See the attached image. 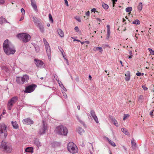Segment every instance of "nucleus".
Listing matches in <instances>:
<instances>
[{
  "instance_id": "nucleus-1",
  "label": "nucleus",
  "mask_w": 154,
  "mask_h": 154,
  "mask_svg": "<svg viewBox=\"0 0 154 154\" xmlns=\"http://www.w3.org/2000/svg\"><path fill=\"white\" fill-rule=\"evenodd\" d=\"M3 47L5 53L8 55L14 54L16 52L14 46L8 39H6L4 41Z\"/></svg>"
},
{
  "instance_id": "nucleus-2",
  "label": "nucleus",
  "mask_w": 154,
  "mask_h": 154,
  "mask_svg": "<svg viewBox=\"0 0 154 154\" xmlns=\"http://www.w3.org/2000/svg\"><path fill=\"white\" fill-rule=\"evenodd\" d=\"M0 149L6 151L7 152H10L12 151V148L10 144L2 141L0 143Z\"/></svg>"
},
{
  "instance_id": "nucleus-3",
  "label": "nucleus",
  "mask_w": 154,
  "mask_h": 154,
  "mask_svg": "<svg viewBox=\"0 0 154 154\" xmlns=\"http://www.w3.org/2000/svg\"><path fill=\"white\" fill-rule=\"evenodd\" d=\"M55 132L58 134L63 135L65 136L67 135L68 131L66 127L61 125L56 128Z\"/></svg>"
},
{
  "instance_id": "nucleus-4",
  "label": "nucleus",
  "mask_w": 154,
  "mask_h": 154,
  "mask_svg": "<svg viewBox=\"0 0 154 154\" xmlns=\"http://www.w3.org/2000/svg\"><path fill=\"white\" fill-rule=\"evenodd\" d=\"M67 149L72 154H75L78 152L77 147L73 142H70L68 144Z\"/></svg>"
},
{
  "instance_id": "nucleus-5",
  "label": "nucleus",
  "mask_w": 154,
  "mask_h": 154,
  "mask_svg": "<svg viewBox=\"0 0 154 154\" xmlns=\"http://www.w3.org/2000/svg\"><path fill=\"white\" fill-rule=\"evenodd\" d=\"M17 36L25 43L28 42L31 38L30 36L26 33H19L17 35Z\"/></svg>"
},
{
  "instance_id": "nucleus-6",
  "label": "nucleus",
  "mask_w": 154,
  "mask_h": 154,
  "mask_svg": "<svg viewBox=\"0 0 154 154\" xmlns=\"http://www.w3.org/2000/svg\"><path fill=\"white\" fill-rule=\"evenodd\" d=\"M7 127L4 123L0 124V135L2 137L6 138L7 135Z\"/></svg>"
},
{
  "instance_id": "nucleus-7",
  "label": "nucleus",
  "mask_w": 154,
  "mask_h": 154,
  "mask_svg": "<svg viewBox=\"0 0 154 154\" xmlns=\"http://www.w3.org/2000/svg\"><path fill=\"white\" fill-rule=\"evenodd\" d=\"M18 100V97L17 96H15L12 97L9 100L8 103V109L11 110L13 104L15 103Z\"/></svg>"
},
{
  "instance_id": "nucleus-8",
  "label": "nucleus",
  "mask_w": 154,
  "mask_h": 154,
  "mask_svg": "<svg viewBox=\"0 0 154 154\" xmlns=\"http://www.w3.org/2000/svg\"><path fill=\"white\" fill-rule=\"evenodd\" d=\"M37 86L34 84H32L25 87L24 92L26 93H30L33 91Z\"/></svg>"
},
{
  "instance_id": "nucleus-9",
  "label": "nucleus",
  "mask_w": 154,
  "mask_h": 154,
  "mask_svg": "<svg viewBox=\"0 0 154 154\" xmlns=\"http://www.w3.org/2000/svg\"><path fill=\"white\" fill-rule=\"evenodd\" d=\"M23 122L24 124L28 125H32L34 123L33 121L30 118L23 119Z\"/></svg>"
},
{
  "instance_id": "nucleus-10",
  "label": "nucleus",
  "mask_w": 154,
  "mask_h": 154,
  "mask_svg": "<svg viewBox=\"0 0 154 154\" xmlns=\"http://www.w3.org/2000/svg\"><path fill=\"white\" fill-rule=\"evenodd\" d=\"M47 127L45 125V122L43 121V125L42 127L39 130V134L40 135H42L45 133L46 130L47 129Z\"/></svg>"
},
{
  "instance_id": "nucleus-11",
  "label": "nucleus",
  "mask_w": 154,
  "mask_h": 154,
  "mask_svg": "<svg viewBox=\"0 0 154 154\" xmlns=\"http://www.w3.org/2000/svg\"><path fill=\"white\" fill-rule=\"evenodd\" d=\"M34 61L37 67L40 68L42 67L44 64V63L42 60L35 59Z\"/></svg>"
},
{
  "instance_id": "nucleus-12",
  "label": "nucleus",
  "mask_w": 154,
  "mask_h": 154,
  "mask_svg": "<svg viewBox=\"0 0 154 154\" xmlns=\"http://www.w3.org/2000/svg\"><path fill=\"white\" fill-rule=\"evenodd\" d=\"M90 114L93 117V119L97 123H98V121L97 116H96L95 112L93 110H92L91 111Z\"/></svg>"
},
{
  "instance_id": "nucleus-13",
  "label": "nucleus",
  "mask_w": 154,
  "mask_h": 154,
  "mask_svg": "<svg viewBox=\"0 0 154 154\" xmlns=\"http://www.w3.org/2000/svg\"><path fill=\"white\" fill-rule=\"evenodd\" d=\"M109 119L113 122V124L116 127H118L119 126L118 122L114 116H109Z\"/></svg>"
},
{
  "instance_id": "nucleus-14",
  "label": "nucleus",
  "mask_w": 154,
  "mask_h": 154,
  "mask_svg": "<svg viewBox=\"0 0 154 154\" xmlns=\"http://www.w3.org/2000/svg\"><path fill=\"white\" fill-rule=\"evenodd\" d=\"M31 5L35 11H37V7L36 5L35 1V0H31Z\"/></svg>"
},
{
  "instance_id": "nucleus-15",
  "label": "nucleus",
  "mask_w": 154,
  "mask_h": 154,
  "mask_svg": "<svg viewBox=\"0 0 154 154\" xmlns=\"http://www.w3.org/2000/svg\"><path fill=\"white\" fill-rule=\"evenodd\" d=\"M22 78L21 77H17L16 78V81L17 82L20 84L22 85L23 84V81L22 79Z\"/></svg>"
},
{
  "instance_id": "nucleus-16",
  "label": "nucleus",
  "mask_w": 154,
  "mask_h": 154,
  "mask_svg": "<svg viewBox=\"0 0 154 154\" xmlns=\"http://www.w3.org/2000/svg\"><path fill=\"white\" fill-rule=\"evenodd\" d=\"M21 77L22 78V79L23 81V84L25 82H27L29 78V76L27 75H24L23 76Z\"/></svg>"
},
{
  "instance_id": "nucleus-17",
  "label": "nucleus",
  "mask_w": 154,
  "mask_h": 154,
  "mask_svg": "<svg viewBox=\"0 0 154 154\" xmlns=\"http://www.w3.org/2000/svg\"><path fill=\"white\" fill-rule=\"evenodd\" d=\"M126 77L125 80L126 81H128L130 80V71H127L125 74Z\"/></svg>"
},
{
  "instance_id": "nucleus-18",
  "label": "nucleus",
  "mask_w": 154,
  "mask_h": 154,
  "mask_svg": "<svg viewBox=\"0 0 154 154\" xmlns=\"http://www.w3.org/2000/svg\"><path fill=\"white\" fill-rule=\"evenodd\" d=\"M45 49L46 51L47 54L49 58V59H51V52L50 47V46L49 47H46L45 48Z\"/></svg>"
},
{
  "instance_id": "nucleus-19",
  "label": "nucleus",
  "mask_w": 154,
  "mask_h": 154,
  "mask_svg": "<svg viewBox=\"0 0 154 154\" xmlns=\"http://www.w3.org/2000/svg\"><path fill=\"white\" fill-rule=\"evenodd\" d=\"M9 23V22H8L6 19L3 18L2 17H0V24H2L4 23Z\"/></svg>"
},
{
  "instance_id": "nucleus-20",
  "label": "nucleus",
  "mask_w": 154,
  "mask_h": 154,
  "mask_svg": "<svg viewBox=\"0 0 154 154\" xmlns=\"http://www.w3.org/2000/svg\"><path fill=\"white\" fill-rule=\"evenodd\" d=\"M32 19L33 21L35 24L36 25H37L41 23L40 21L36 17H33L32 18Z\"/></svg>"
},
{
  "instance_id": "nucleus-21",
  "label": "nucleus",
  "mask_w": 154,
  "mask_h": 154,
  "mask_svg": "<svg viewBox=\"0 0 154 154\" xmlns=\"http://www.w3.org/2000/svg\"><path fill=\"white\" fill-rule=\"evenodd\" d=\"M8 63L12 67H14L15 65V61L14 59H11L9 60Z\"/></svg>"
},
{
  "instance_id": "nucleus-22",
  "label": "nucleus",
  "mask_w": 154,
  "mask_h": 154,
  "mask_svg": "<svg viewBox=\"0 0 154 154\" xmlns=\"http://www.w3.org/2000/svg\"><path fill=\"white\" fill-rule=\"evenodd\" d=\"M37 26L39 28L40 31L42 33H43L44 32V26L42 25L41 23L37 25Z\"/></svg>"
},
{
  "instance_id": "nucleus-23",
  "label": "nucleus",
  "mask_w": 154,
  "mask_h": 154,
  "mask_svg": "<svg viewBox=\"0 0 154 154\" xmlns=\"http://www.w3.org/2000/svg\"><path fill=\"white\" fill-rule=\"evenodd\" d=\"M11 124L13 128L15 129H17L19 128V126L16 121L11 122Z\"/></svg>"
},
{
  "instance_id": "nucleus-24",
  "label": "nucleus",
  "mask_w": 154,
  "mask_h": 154,
  "mask_svg": "<svg viewBox=\"0 0 154 154\" xmlns=\"http://www.w3.org/2000/svg\"><path fill=\"white\" fill-rule=\"evenodd\" d=\"M77 131L78 133L81 135H82V134L85 132L84 130L80 127L78 128Z\"/></svg>"
},
{
  "instance_id": "nucleus-25",
  "label": "nucleus",
  "mask_w": 154,
  "mask_h": 154,
  "mask_svg": "<svg viewBox=\"0 0 154 154\" xmlns=\"http://www.w3.org/2000/svg\"><path fill=\"white\" fill-rule=\"evenodd\" d=\"M57 32L60 36L61 37H63L64 36V34L63 31L60 29H59L57 30Z\"/></svg>"
},
{
  "instance_id": "nucleus-26",
  "label": "nucleus",
  "mask_w": 154,
  "mask_h": 154,
  "mask_svg": "<svg viewBox=\"0 0 154 154\" xmlns=\"http://www.w3.org/2000/svg\"><path fill=\"white\" fill-rule=\"evenodd\" d=\"M33 148L32 147H27L25 149V151L28 152H33Z\"/></svg>"
},
{
  "instance_id": "nucleus-27",
  "label": "nucleus",
  "mask_w": 154,
  "mask_h": 154,
  "mask_svg": "<svg viewBox=\"0 0 154 154\" xmlns=\"http://www.w3.org/2000/svg\"><path fill=\"white\" fill-rule=\"evenodd\" d=\"M106 140L108 141L109 143L112 146L115 147L116 146L115 143L111 140L108 137L106 138Z\"/></svg>"
},
{
  "instance_id": "nucleus-28",
  "label": "nucleus",
  "mask_w": 154,
  "mask_h": 154,
  "mask_svg": "<svg viewBox=\"0 0 154 154\" xmlns=\"http://www.w3.org/2000/svg\"><path fill=\"white\" fill-rule=\"evenodd\" d=\"M34 144L37 146L38 147H39L41 146L39 140L37 139H36L34 140Z\"/></svg>"
},
{
  "instance_id": "nucleus-29",
  "label": "nucleus",
  "mask_w": 154,
  "mask_h": 154,
  "mask_svg": "<svg viewBox=\"0 0 154 154\" xmlns=\"http://www.w3.org/2000/svg\"><path fill=\"white\" fill-rule=\"evenodd\" d=\"M76 117L80 123L81 124H82L84 127H86V125L84 122L80 119L79 117L77 115L76 116Z\"/></svg>"
},
{
  "instance_id": "nucleus-30",
  "label": "nucleus",
  "mask_w": 154,
  "mask_h": 154,
  "mask_svg": "<svg viewBox=\"0 0 154 154\" xmlns=\"http://www.w3.org/2000/svg\"><path fill=\"white\" fill-rule=\"evenodd\" d=\"M121 131L124 134L126 135H128L129 134V133L128 132V131H127L126 128H122Z\"/></svg>"
},
{
  "instance_id": "nucleus-31",
  "label": "nucleus",
  "mask_w": 154,
  "mask_h": 154,
  "mask_svg": "<svg viewBox=\"0 0 154 154\" xmlns=\"http://www.w3.org/2000/svg\"><path fill=\"white\" fill-rule=\"evenodd\" d=\"M137 9L139 11H141L143 8V5L142 2H140L137 6Z\"/></svg>"
},
{
  "instance_id": "nucleus-32",
  "label": "nucleus",
  "mask_w": 154,
  "mask_h": 154,
  "mask_svg": "<svg viewBox=\"0 0 154 154\" xmlns=\"http://www.w3.org/2000/svg\"><path fill=\"white\" fill-rule=\"evenodd\" d=\"M94 50L95 51H96L98 50H100V52L103 51L102 48L100 47H97L94 48Z\"/></svg>"
},
{
  "instance_id": "nucleus-33",
  "label": "nucleus",
  "mask_w": 154,
  "mask_h": 154,
  "mask_svg": "<svg viewBox=\"0 0 154 154\" xmlns=\"http://www.w3.org/2000/svg\"><path fill=\"white\" fill-rule=\"evenodd\" d=\"M102 6L103 7L104 9L105 10H107L109 8V6L107 5L104 3H103L102 4Z\"/></svg>"
},
{
  "instance_id": "nucleus-34",
  "label": "nucleus",
  "mask_w": 154,
  "mask_h": 154,
  "mask_svg": "<svg viewBox=\"0 0 154 154\" xmlns=\"http://www.w3.org/2000/svg\"><path fill=\"white\" fill-rule=\"evenodd\" d=\"M140 23V21L138 19L135 20L132 22V23L134 24L139 25Z\"/></svg>"
},
{
  "instance_id": "nucleus-35",
  "label": "nucleus",
  "mask_w": 154,
  "mask_h": 154,
  "mask_svg": "<svg viewBox=\"0 0 154 154\" xmlns=\"http://www.w3.org/2000/svg\"><path fill=\"white\" fill-rule=\"evenodd\" d=\"M132 10V8L131 7H129L125 9V11L127 12H129Z\"/></svg>"
},
{
  "instance_id": "nucleus-36",
  "label": "nucleus",
  "mask_w": 154,
  "mask_h": 154,
  "mask_svg": "<svg viewBox=\"0 0 154 154\" xmlns=\"http://www.w3.org/2000/svg\"><path fill=\"white\" fill-rule=\"evenodd\" d=\"M131 144L132 146L136 147V143H135V140L133 138H132L131 140Z\"/></svg>"
},
{
  "instance_id": "nucleus-37",
  "label": "nucleus",
  "mask_w": 154,
  "mask_h": 154,
  "mask_svg": "<svg viewBox=\"0 0 154 154\" xmlns=\"http://www.w3.org/2000/svg\"><path fill=\"white\" fill-rule=\"evenodd\" d=\"M62 51H61V52L62 53V56H63V57L64 58V59L66 60V61L67 63V64L68 65L69 64H68V59L66 58V56L65 55H64L63 53V52H64L63 50V49H62Z\"/></svg>"
},
{
  "instance_id": "nucleus-38",
  "label": "nucleus",
  "mask_w": 154,
  "mask_h": 154,
  "mask_svg": "<svg viewBox=\"0 0 154 154\" xmlns=\"http://www.w3.org/2000/svg\"><path fill=\"white\" fill-rule=\"evenodd\" d=\"M52 146L53 147H55L59 145V143L56 142H54L52 143Z\"/></svg>"
},
{
  "instance_id": "nucleus-39",
  "label": "nucleus",
  "mask_w": 154,
  "mask_h": 154,
  "mask_svg": "<svg viewBox=\"0 0 154 154\" xmlns=\"http://www.w3.org/2000/svg\"><path fill=\"white\" fill-rule=\"evenodd\" d=\"M48 17L49 19L51 22L52 23L53 22V20L52 16V15L51 14H49L48 15Z\"/></svg>"
},
{
  "instance_id": "nucleus-40",
  "label": "nucleus",
  "mask_w": 154,
  "mask_h": 154,
  "mask_svg": "<svg viewBox=\"0 0 154 154\" xmlns=\"http://www.w3.org/2000/svg\"><path fill=\"white\" fill-rule=\"evenodd\" d=\"M110 30H107V38H109V37L110 35Z\"/></svg>"
},
{
  "instance_id": "nucleus-41",
  "label": "nucleus",
  "mask_w": 154,
  "mask_h": 154,
  "mask_svg": "<svg viewBox=\"0 0 154 154\" xmlns=\"http://www.w3.org/2000/svg\"><path fill=\"white\" fill-rule=\"evenodd\" d=\"M35 49L36 52H38L39 51V48L38 46L37 45L35 47Z\"/></svg>"
},
{
  "instance_id": "nucleus-42",
  "label": "nucleus",
  "mask_w": 154,
  "mask_h": 154,
  "mask_svg": "<svg viewBox=\"0 0 154 154\" xmlns=\"http://www.w3.org/2000/svg\"><path fill=\"white\" fill-rule=\"evenodd\" d=\"M44 44L45 45V48L46 47H49V45L48 43V42H45L44 43Z\"/></svg>"
},
{
  "instance_id": "nucleus-43",
  "label": "nucleus",
  "mask_w": 154,
  "mask_h": 154,
  "mask_svg": "<svg viewBox=\"0 0 154 154\" xmlns=\"http://www.w3.org/2000/svg\"><path fill=\"white\" fill-rule=\"evenodd\" d=\"M21 11L22 14L23 15L25 14V11L24 9L23 8H21Z\"/></svg>"
},
{
  "instance_id": "nucleus-44",
  "label": "nucleus",
  "mask_w": 154,
  "mask_h": 154,
  "mask_svg": "<svg viewBox=\"0 0 154 154\" xmlns=\"http://www.w3.org/2000/svg\"><path fill=\"white\" fill-rule=\"evenodd\" d=\"M91 12H94V13H95V12H98V11H96V8H93V9H92L91 10Z\"/></svg>"
},
{
  "instance_id": "nucleus-45",
  "label": "nucleus",
  "mask_w": 154,
  "mask_h": 154,
  "mask_svg": "<svg viewBox=\"0 0 154 154\" xmlns=\"http://www.w3.org/2000/svg\"><path fill=\"white\" fill-rule=\"evenodd\" d=\"M154 111V110H152L149 113V115L151 116V117H152L153 116V112Z\"/></svg>"
},
{
  "instance_id": "nucleus-46",
  "label": "nucleus",
  "mask_w": 154,
  "mask_h": 154,
  "mask_svg": "<svg viewBox=\"0 0 154 154\" xmlns=\"http://www.w3.org/2000/svg\"><path fill=\"white\" fill-rule=\"evenodd\" d=\"M60 86L61 88H64V89H63V90L65 91H66V88L64 87V86L61 83V84H60Z\"/></svg>"
},
{
  "instance_id": "nucleus-47",
  "label": "nucleus",
  "mask_w": 154,
  "mask_h": 154,
  "mask_svg": "<svg viewBox=\"0 0 154 154\" xmlns=\"http://www.w3.org/2000/svg\"><path fill=\"white\" fill-rule=\"evenodd\" d=\"M75 30L77 32H78L79 30V29L78 26H75L74 28Z\"/></svg>"
},
{
  "instance_id": "nucleus-48",
  "label": "nucleus",
  "mask_w": 154,
  "mask_h": 154,
  "mask_svg": "<svg viewBox=\"0 0 154 154\" xmlns=\"http://www.w3.org/2000/svg\"><path fill=\"white\" fill-rule=\"evenodd\" d=\"M85 15L86 16H89L90 15V11H87L85 13Z\"/></svg>"
},
{
  "instance_id": "nucleus-49",
  "label": "nucleus",
  "mask_w": 154,
  "mask_h": 154,
  "mask_svg": "<svg viewBox=\"0 0 154 154\" xmlns=\"http://www.w3.org/2000/svg\"><path fill=\"white\" fill-rule=\"evenodd\" d=\"M142 88H143L144 91H146L148 89L147 88L145 87L144 85H143Z\"/></svg>"
},
{
  "instance_id": "nucleus-50",
  "label": "nucleus",
  "mask_w": 154,
  "mask_h": 154,
  "mask_svg": "<svg viewBox=\"0 0 154 154\" xmlns=\"http://www.w3.org/2000/svg\"><path fill=\"white\" fill-rule=\"evenodd\" d=\"M5 2V0H0V3L1 4H4Z\"/></svg>"
},
{
  "instance_id": "nucleus-51",
  "label": "nucleus",
  "mask_w": 154,
  "mask_h": 154,
  "mask_svg": "<svg viewBox=\"0 0 154 154\" xmlns=\"http://www.w3.org/2000/svg\"><path fill=\"white\" fill-rule=\"evenodd\" d=\"M75 19L79 22H81V20H80V18L79 17H77L76 18H75Z\"/></svg>"
},
{
  "instance_id": "nucleus-52",
  "label": "nucleus",
  "mask_w": 154,
  "mask_h": 154,
  "mask_svg": "<svg viewBox=\"0 0 154 154\" xmlns=\"http://www.w3.org/2000/svg\"><path fill=\"white\" fill-rule=\"evenodd\" d=\"M136 75L138 76H140L141 75V73L140 72H137L136 73Z\"/></svg>"
},
{
  "instance_id": "nucleus-53",
  "label": "nucleus",
  "mask_w": 154,
  "mask_h": 154,
  "mask_svg": "<svg viewBox=\"0 0 154 154\" xmlns=\"http://www.w3.org/2000/svg\"><path fill=\"white\" fill-rule=\"evenodd\" d=\"M107 30H110V26L109 25H107L106 26Z\"/></svg>"
},
{
  "instance_id": "nucleus-54",
  "label": "nucleus",
  "mask_w": 154,
  "mask_h": 154,
  "mask_svg": "<svg viewBox=\"0 0 154 154\" xmlns=\"http://www.w3.org/2000/svg\"><path fill=\"white\" fill-rule=\"evenodd\" d=\"M65 4L67 6H68V1L67 0H64Z\"/></svg>"
},
{
  "instance_id": "nucleus-55",
  "label": "nucleus",
  "mask_w": 154,
  "mask_h": 154,
  "mask_svg": "<svg viewBox=\"0 0 154 154\" xmlns=\"http://www.w3.org/2000/svg\"><path fill=\"white\" fill-rule=\"evenodd\" d=\"M127 115L125 114L124 115V117L123 118V120H125V119L127 117Z\"/></svg>"
},
{
  "instance_id": "nucleus-56",
  "label": "nucleus",
  "mask_w": 154,
  "mask_h": 154,
  "mask_svg": "<svg viewBox=\"0 0 154 154\" xmlns=\"http://www.w3.org/2000/svg\"><path fill=\"white\" fill-rule=\"evenodd\" d=\"M150 53L152 55H154V50H152L151 51H150Z\"/></svg>"
},
{
  "instance_id": "nucleus-57",
  "label": "nucleus",
  "mask_w": 154,
  "mask_h": 154,
  "mask_svg": "<svg viewBox=\"0 0 154 154\" xmlns=\"http://www.w3.org/2000/svg\"><path fill=\"white\" fill-rule=\"evenodd\" d=\"M24 16H22V17H21V18L20 19V21H21L22 20H23L24 19Z\"/></svg>"
},
{
  "instance_id": "nucleus-58",
  "label": "nucleus",
  "mask_w": 154,
  "mask_h": 154,
  "mask_svg": "<svg viewBox=\"0 0 154 154\" xmlns=\"http://www.w3.org/2000/svg\"><path fill=\"white\" fill-rule=\"evenodd\" d=\"M96 20H97L99 21L100 22H101V20L99 18H96Z\"/></svg>"
},
{
  "instance_id": "nucleus-59",
  "label": "nucleus",
  "mask_w": 154,
  "mask_h": 154,
  "mask_svg": "<svg viewBox=\"0 0 154 154\" xmlns=\"http://www.w3.org/2000/svg\"><path fill=\"white\" fill-rule=\"evenodd\" d=\"M74 41H77L79 42H81V41L79 40H78V39H74V40H73Z\"/></svg>"
},
{
  "instance_id": "nucleus-60",
  "label": "nucleus",
  "mask_w": 154,
  "mask_h": 154,
  "mask_svg": "<svg viewBox=\"0 0 154 154\" xmlns=\"http://www.w3.org/2000/svg\"><path fill=\"white\" fill-rule=\"evenodd\" d=\"M43 40L44 43L45 42H47V41H46V39L45 38H43Z\"/></svg>"
},
{
  "instance_id": "nucleus-61",
  "label": "nucleus",
  "mask_w": 154,
  "mask_h": 154,
  "mask_svg": "<svg viewBox=\"0 0 154 154\" xmlns=\"http://www.w3.org/2000/svg\"><path fill=\"white\" fill-rule=\"evenodd\" d=\"M92 77L90 75H89V78L90 80H91V79Z\"/></svg>"
},
{
  "instance_id": "nucleus-62",
  "label": "nucleus",
  "mask_w": 154,
  "mask_h": 154,
  "mask_svg": "<svg viewBox=\"0 0 154 154\" xmlns=\"http://www.w3.org/2000/svg\"><path fill=\"white\" fill-rule=\"evenodd\" d=\"M129 53L131 55H132V51H129Z\"/></svg>"
},
{
  "instance_id": "nucleus-63",
  "label": "nucleus",
  "mask_w": 154,
  "mask_h": 154,
  "mask_svg": "<svg viewBox=\"0 0 154 154\" xmlns=\"http://www.w3.org/2000/svg\"><path fill=\"white\" fill-rule=\"evenodd\" d=\"M132 55H131L130 56H129V57H128V58H129V59H130L131 58H132Z\"/></svg>"
},
{
  "instance_id": "nucleus-64",
  "label": "nucleus",
  "mask_w": 154,
  "mask_h": 154,
  "mask_svg": "<svg viewBox=\"0 0 154 154\" xmlns=\"http://www.w3.org/2000/svg\"><path fill=\"white\" fill-rule=\"evenodd\" d=\"M148 50L149 51V52H150V51H152V50L150 48H148Z\"/></svg>"
}]
</instances>
